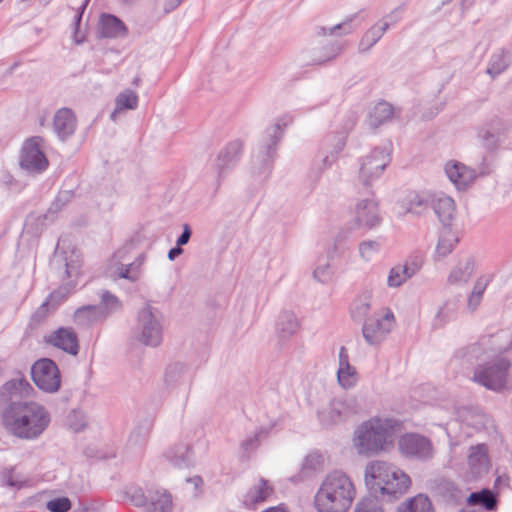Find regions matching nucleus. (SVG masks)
Here are the masks:
<instances>
[{
    "mask_svg": "<svg viewBox=\"0 0 512 512\" xmlns=\"http://www.w3.org/2000/svg\"><path fill=\"white\" fill-rule=\"evenodd\" d=\"M3 425L14 437L36 440L48 428L51 415L47 408L35 401L9 403L2 415Z\"/></svg>",
    "mask_w": 512,
    "mask_h": 512,
    "instance_id": "nucleus-1",
    "label": "nucleus"
},
{
    "mask_svg": "<svg viewBox=\"0 0 512 512\" xmlns=\"http://www.w3.org/2000/svg\"><path fill=\"white\" fill-rule=\"evenodd\" d=\"M356 496L352 479L344 472L328 473L321 482L314 505L318 512H347Z\"/></svg>",
    "mask_w": 512,
    "mask_h": 512,
    "instance_id": "nucleus-2",
    "label": "nucleus"
},
{
    "mask_svg": "<svg viewBox=\"0 0 512 512\" xmlns=\"http://www.w3.org/2000/svg\"><path fill=\"white\" fill-rule=\"evenodd\" d=\"M365 484L375 496L397 497L405 493L410 484V477L395 465L385 461H371L365 468Z\"/></svg>",
    "mask_w": 512,
    "mask_h": 512,
    "instance_id": "nucleus-3",
    "label": "nucleus"
},
{
    "mask_svg": "<svg viewBox=\"0 0 512 512\" xmlns=\"http://www.w3.org/2000/svg\"><path fill=\"white\" fill-rule=\"evenodd\" d=\"M399 422L391 418L374 417L363 422L354 433V447L359 454L375 455L385 449Z\"/></svg>",
    "mask_w": 512,
    "mask_h": 512,
    "instance_id": "nucleus-4",
    "label": "nucleus"
},
{
    "mask_svg": "<svg viewBox=\"0 0 512 512\" xmlns=\"http://www.w3.org/2000/svg\"><path fill=\"white\" fill-rule=\"evenodd\" d=\"M163 316L155 307L146 304L137 314L134 338L149 347H158L163 340Z\"/></svg>",
    "mask_w": 512,
    "mask_h": 512,
    "instance_id": "nucleus-5",
    "label": "nucleus"
},
{
    "mask_svg": "<svg viewBox=\"0 0 512 512\" xmlns=\"http://www.w3.org/2000/svg\"><path fill=\"white\" fill-rule=\"evenodd\" d=\"M390 161L391 155L388 146L374 148L359 158L358 180L364 186H370L382 176Z\"/></svg>",
    "mask_w": 512,
    "mask_h": 512,
    "instance_id": "nucleus-6",
    "label": "nucleus"
},
{
    "mask_svg": "<svg viewBox=\"0 0 512 512\" xmlns=\"http://www.w3.org/2000/svg\"><path fill=\"white\" fill-rule=\"evenodd\" d=\"M293 117L284 115L276 120V122L268 127L254 151V157L261 163L267 164L273 160L277 145L280 142L284 130L287 126L291 125Z\"/></svg>",
    "mask_w": 512,
    "mask_h": 512,
    "instance_id": "nucleus-7",
    "label": "nucleus"
},
{
    "mask_svg": "<svg viewBox=\"0 0 512 512\" xmlns=\"http://www.w3.org/2000/svg\"><path fill=\"white\" fill-rule=\"evenodd\" d=\"M510 362L501 358L493 363L479 365L474 372L473 380L493 391H500L506 385V378Z\"/></svg>",
    "mask_w": 512,
    "mask_h": 512,
    "instance_id": "nucleus-8",
    "label": "nucleus"
},
{
    "mask_svg": "<svg viewBox=\"0 0 512 512\" xmlns=\"http://www.w3.org/2000/svg\"><path fill=\"white\" fill-rule=\"evenodd\" d=\"M31 377L34 384L45 393H56L60 389V370L49 358L39 359L32 365Z\"/></svg>",
    "mask_w": 512,
    "mask_h": 512,
    "instance_id": "nucleus-9",
    "label": "nucleus"
},
{
    "mask_svg": "<svg viewBox=\"0 0 512 512\" xmlns=\"http://www.w3.org/2000/svg\"><path fill=\"white\" fill-rule=\"evenodd\" d=\"M357 412L358 404L355 397L334 398L318 412V418L323 426L329 427L343 422Z\"/></svg>",
    "mask_w": 512,
    "mask_h": 512,
    "instance_id": "nucleus-10",
    "label": "nucleus"
},
{
    "mask_svg": "<svg viewBox=\"0 0 512 512\" xmlns=\"http://www.w3.org/2000/svg\"><path fill=\"white\" fill-rule=\"evenodd\" d=\"M44 140L39 136L27 139L21 149L20 166L29 173H41L48 167L44 154Z\"/></svg>",
    "mask_w": 512,
    "mask_h": 512,
    "instance_id": "nucleus-11",
    "label": "nucleus"
},
{
    "mask_svg": "<svg viewBox=\"0 0 512 512\" xmlns=\"http://www.w3.org/2000/svg\"><path fill=\"white\" fill-rule=\"evenodd\" d=\"M395 325V316L390 309L383 314H375L368 318L362 327V334L369 345L380 344Z\"/></svg>",
    "mask_w": 512,
    "mask_h": 512,
    "instance_id": "nucleus-12",
    "label": "nucleus"
},
{
    "mask_svg": "<svg viewBox=\"0 0 512 512\" xmlns=\"http://www.w3.org/2000/svg\"><path fill=\"white\" fill-rule=\"evenodd\" d=\"M398 448L403 456L421 461L431 459L434 454L431 441L417 433H407L401 436Z\"/></svg>",
    "mask_w": 512,
    "mask_h": 512,
    "instance_id": "nucleus-13",
    "label": "nucleus"
},
{
    "mask_svg": "<svg viewBox=\"0 0 512 512\" xmlns=\"http://www.w3.org/2000/svg\"><path fill=\"white\" fill-rule=\"evenodd\" d=\"M510 130L509 122L493 118L478 130L477 136L486 149L493 151L504 143Z\"/></svg>",
    "mask_w": 512,
    "mask_h": 512,
    "instance_id": "nucleus-14",
    "label": "nucleus"
},
{
    "mask_svg": "<svg viewBox=\"0 0 512 512\" xmlns=\"http://www.w3.org/2000/svg\"><path fill=\"white\" fill-rule=\"evenodd\" d=\"M355 125V121L351 119L349 125L344 133H334L325 137L322 142L324 155L317 165V170L320 172L330 168L337 160L339 153L346 145L347 134Z\"/></svg>",
    "mask_w": 512,
    "mask_h": 512,
    "instance_id": "nucleus-15",
    "label": "nucleus"
},
{
    "mask_svg": "<svg viewBox=\"0 0 512 512\" xmlns=\"http://www.w3.org/2000/svg\"><path fill=\"white\" fill-rule=\"evenodd\" d=\"M381 223L379 204L372 194L359 199L354 208V225L358 228L373 229Z\"/></svg>",
    "mask_w": 512,
    "mask_h": 512,
    "instance_id": "nucleus-16",
    "label": "nucleus"
},
{
    "mask_svg": "<svg viewBox=\"0 0 512 512\" xmlns=\"http://www.w3.org/2000/svg\"><path fill=\"white\" fill-rule=\"evenodd\" d=\"M348 237L345 231H341L336 236L333 245L328 248L326 256L317 257L313 269V279L320 283H327L332 278V270L329 259L339 256L344 251L343 240Z\"/></svg>",
    "mask_w": 512,
    "mask_h": 512,
    "instance_id": "nucleus-17",
    "label": "nucleus"
},
{
    "mask_svg": "<svg viewBox=\"0 0 512 512\" xmlns=\"http://www.w3.org/2000/svg\"><path fill=\"white\" fill-rule=\"evenodd\" d=\"M444 171L447 178L459 191L467 190L477 178L475 169L456 160L447 161Z\"/></svg>",
    "mask_w": 512,
    "mask_h": 512,
    "instance_id": "nucleus-18",
    "label": "nucleus"
},
{
    "mask_svg": "<svg viewBox=\"0 0 512 512\" xmlns=\"http://www.w3.org/2000/svg\"><path fill=\"white\" fill-rule=\"evenodd\" d=\"M44 342L69 355L76 356L79 352L78 337L72 328L60 327L46 335Z\"/></svg>",
    "mask_w": 512,
    "mask_h": 512,
    "instance_id": "nucleus-19",
    "label": "nucleus"
},
{
    "mask_svg": "<svg viewBox=\"0 0 512 512\" xmlns=\"http://www.w3.org/2000/svg\"><path fill=\"white\" fill-rule=\"evenodd\" d=\"M76 125V116L69 108L59 109L53 117L54 132L62 141L74 134Z\"/></svg>",
    "mask_w": 512,
    "mask_h": 512,
    "instance_id": "nucleus-20",
    "label": "nucleus"
},
{
    "mask_svg": "<svg viewBox=\"0 0 512 512\" xmlns=\"http://www.w3.org/2000/svg\"><path fill=\"white\" fill-rule=\"evenodd\" d=\"M164 382L170 389H184L187 391L191 382L187 366L182 363L168 365L164 374Z\"/></svg>",
    "mask_w": 512,
    "mask_h": 512,
    "instance_id": "nucleus-21",
    "label": "nucleus"
},
{
    "mask_svg": "<svg viewBox=\"0 0 512 512\" xmlns=\"http://www.w3.org/2000/svg\"><path fill=\"white\" fill-rule=\"evenodd\" d=\"M31 384L23 377L12 379L0 388V403L14 402V398L30 396Z\"/></svg>",
    "mask_w": 512,
    "mask_h": 512,
    "instance_id": "nucleus-22",
    "label": "nucleus"
},
{
    "mask_svg": "<svg viewBox=\"0 0 512 512\" xmlns=\"http://www.w3.org/2000/svg\"><path fill=\"white\" fill-rule=\"evenodd\" d=\"M476 264L472 257L460 259L450 270L447 282L450 285H464L468 283L475 272Z\"/></svg>",
    "mask_w": 512,
    "mask_h": 512,
    "instance_id": "nucleus-23",
    "label": "nucleus"
},
{
    "mask_svg": "<svg viewBox=\"0 0 512 512\" xmlns=\"http://www.w3.org/2000/svg\"><path fill=\"white\" fill-rule=\"evenodd\" d=\"M421 265L415 261L398 264L392 267L387 277V285L390 288H397L403 285L408 279L416 275Z\"/></svg>",
    "mask_w": 512,
    "mask_h": 512,
    "instance_id": "nucleus-24",
    "label": "nucleus"
},
{
    "mask_svg": "<svg viewBox=\"0 0 512 512\" xmlns=\"http://www.w3.org/2000/svg\"><path fill=\"white\" fill-rule=\"evenodd\" d=\"M164 458L177 468H187L193 465V451L187 444H177L168 448Z\"/></svg>",
    "mask_w": 512,
    "mask_h": 512,
    "instance_id": "nucleus-25",
    "label": "nucleus"
},
{
    "mask_svg": "<svg viewBox=\"0 0 512 512\" xmlns=\"http://www.w3.org/2000/svg\"><path fill=\"white\" fill-rule=\"evenodd\" d=\"M74 322L79 327H90L99 321L106 319V313L102 306L87 305L78 308L74 312Z\"/></svg>",
    "mask_w": 512,
    "mask_h": 512,
    "instance_id": "nucleus-26",
    "label": "nucleus"
},
{
    "mask_svg": "<svg viewBox=\"0 0 512 512\" xmlns=\"http://www.w3.org/2000/svg\"><path fill=\"white\" fill-rule=\"evenodd\" d=\"M300 323L294 312L284 310L277 318L276 334L281 340L290 339L299 330Z\"/></svg>",
    "mask_w": 512,
    "mask_h": 512,
    "instance_id": "nucleus-27",
    "label": "nucleus"
},
{
    "mask_svg": "<svg viewBox=\"0 0 512 512\" xmlns=\"http://www.w3.org/2000/svg\"><path fill=\"white\" fill-rule=\"evenodd\" d=\"M99 31L104 38H121L127 35L126 25L118 17L111 14L101 16Z\"/></svg>",
    "mask_w": 512,
    "mask_h": 512,
    "instance_id": "nucleus-28",
    "label": "nucleus"
},
{
    "mask_svg": "<svg viewBox=\"0 0 512 512\" xmlns=\"http://www.w3.org/2000/svg\"><path fill=\"white\" fill-rule=\"evenodd\" d=\"M145 512H173L171 494L165 489L150 491Z\"/></svg>",
    "mask_w": 512,
    "mask_h": 512,
    "instance_id": "nucleus-29",
    "label": "nucleus"
},
{
    "mask_svg": "<svg viewBox=\"0 0 512 512\" xmlns=\"http://www.w3.org/2000/svg\"><path fill=\"white\" fill-rule=\"evenodd\" d=\"M273 494V488L264 479H259L254 483L244 496L243 503L248 507H253L266 501Z\"/></svg>",
    "mask_w": 512,
    "mask_h": 512,
    "instance_id": "nucleus-30",
    "label": "nucleus"
},
{
    "mask_svg": "<svg viewBox=\"0 0 512 512\" xmlns=\"http://www.w3.org/2000/svg\"><path fill=\"white\" fill-rule=\"evenodd\" d=\"M394 114V107L390 103L380 101L371 109L366 122L370 128L376 129L389 122L393 118Z\"/></svg>",
    "mask_w": 512,
    "mask_h": 512,
    "instance_id": "nucleus-31",
    "label": "nucleus"
},
{
    "mask_svg": "<svg viewBox=\"0 0 512 512\" xmlns=\"http://www.w3.org/2000/svg\"><path fill=\"white\" fill-rule=\"evenodd\" d=\"M242 151V142L234 140L230 142L223 150L220 151L216 159V167L218 169L219 176L222 175L223 171L233 165L239 158Z\"/></svg>",
    "mask_w": 512,
    "mask_h": 512,
    "instance_id": "nucleus-32",
    "label": "nucleus"
},
{
    "mask_svg": "<svg viewBox=\"0 0 512 512\" xmlns=\"http://www.w3.org/2000/svg\"><path fill=\"white\" fill-rule=\"evenodd\" d=\"M432 208L444 226H447L455 216V202L449 196L441 195L434 198L432 200Z\"/></svg>",
    "mask_w": 512,
    "mask_h": 512,
    "instance_id": "nucleus-33",
    "label": "nucleus"
},
{
    "mask_svg": "<svg viewBox=\"0 0 512 512\" xmlns=\"http://www.w3.org/2000/svg\"><path fill=\"white\" fill-rule=\"evenodd\" d=\"M343 45L338 42H330L326 45L311 50V62L313 64H323L336 59L343 51Z\"/></svg>",
    "mask_w": 512,
    "mask_h": 512,
    "instance_id": "nucleus-34",
    "label": "nucleus"
},
{
    "mask_svg": "<svg viewBox=\"0 0 512 512\" xmlns=\"http://www.w3.org/2000/svg\"><path fill=\"white\" fill-rule=\"evenodd\" d=\"M468 463L475 475H480L488 470L489 461L487 447L484 444L472 446L468 454Z\"/></svg>",
    "mask_w": 512,
    "mask_h": 512,
    "instance_id": "nucleus-35",
    "label": "nucleus"
},
{
    "mask_svg": "<svg viewBox=\"0 0 512 512\" xmlns=\"http://www.w3.org/2000/svg\"><path fill=\"white\" fill-rule=\"evenodd\" d=\"M512 62V54L504 49L494 52L488 62L486 73L492 78H496L502 74Z\"/></svg>",
    "mask_w": 512,
    "mask_h": 512,
    "instance_id": "nucleus-36",
    "label": "nucleus"
},
{
    "mask_svg": "<svg viewBox=\"0 0 512 512\" xmlns=\"http://www.w3.org/2000/svg\"><path fill=\"white\" fill-rule=\"evenodd\" d=\"M458 314V303L456 300H446L437 310L433 321L432 327L434 329L443 328L446 324L454 321Z\"/></svg>",
    "mask_w": 512,
    "mask_h": 512,
    "instance_id": "nucleus-37",
    "label": "nucleus"
},
{
    "mask_svg": "<svg viewBox=\"0 0 512 512\" xmlns=\"http://www.w3.org/2000/svg\"><path fill=\"white\" fill-rule=\"evenodd\" d=\"M388 30V24L386 22H377L371 26L361 38L358 50L360 52L369 51L385 34Z\"/></svg>",
    "mask_w": 512,
    "mask_h": 512,
    "instance_id": "nucleus-38",
    "label": "nucleus"
},
{
    "mask_svg": "<svg viewBox=\"0 0 512 512\" xmlns=\"http://www.w3.org/2000/svg\"><path fill=\"white\" fill-rule=\"evenodd\" d=\"M322 467V455L318 452H312L304 458L298 476L293 477L292 479L296 481H303L312 476L315 472L321 470Z\"/></svg>",
    "mask_w": 512,
    "mask_h": 512,
    "instance_id": "nucleus-39",
    "label": "nucleus"
},
{
    "mask_svg": "<svg viewBox=\"0 0 512 512\" xmlns=\"http://www.w3.org/2000/svg\"><path fill=\"white\" fill-rule=\"evenodd\" d=\"M138 107V95L131 89H125L115 98V109L110 118L116 120L118 113L124 110H135Z\"/></svg>",
    "mask_w": 512,
    "mask_h": 512,
    "instance_id": "nucleus-40",
    "label": "nucleus"
},
{
    "mask_svg": "<svg viewBox=\"0 0 512 512\" xmlns=\"http://www.w3.org/2000/svg\"><path fill=\"white\" fill-rule=\"evenodd\" d=\"M482 345H489L495 353L505 352L512 348V333L508 330H501L487 339H482Z\"/></svg>",
    "mask_w": 512,
    "mask_h": 512,
    "instance_id": "nucleus-41",
    "label": "nucleus"
},
{
    "mask_svg": "<svg viewBox=\"0 0 512 512\" xmlns=\"http://www.w3.org/2000/svg\"><path fill=\"white\" fill-rule=\"evenodd\" d=\"M458 241L457 234L450 228L445 227L439 237L436 246V254L442 258L446 257L453 251Z\"/></svg>",
    "mask_w": 512,
    "mask_h": 512,
    "instance_id": "nucleus-42",
    "label": "nucleus"
},
{
    "mask_svg": "<svg viewBox=\"0 0 512 512\" xmlns=\"http://www.w3.org/2000/svg\"><path fill=\"white\" fill-rule=\"evenodd\" d=\"M396 512H433V509L429 498L419 494L399 505Z\"/></svg>",
    "mask_w": 512,
    "mask_h": 512,
    "instance_id": "nucleus-43",
    "label": "nucleus"
},
{
    "mask_svg": "<svg viewBox=\"0 0 512 512\" xmlns=\"http://www.w3.org/2000/svg\"><path fill=\"white\" fill-rule=\"evenodd\" d=\"M359 381V374L353 365L338 367L337 382L345 390L352 389Z\"/></svg>",
    "mask_w": 512,
    "mask_h": 512,
    "instance_id": "nucleus-44",
    "label": "nucleus"
},
{
    "mask_svg": "<svg viewBox=\"0 0 512 512\" xmlns=\"http://www.w3.org/2000/svg\"><path fill=\"white\" fill-rule=\"evenodd\" d=\"M354 15L347 17L344 21L339 24L334 25L333 27L326 28L324 26H317L315 28L316 36H326V35H348L353 32L352 21L354 19Z\"/></svg>",
    "mask_w": 512,
    "mask_h": 512,
    "instance_id": "nucleus-45",
    "label": "nucleus"
},
{
    "mask_svg": "<svg viewBox=\"0 0 512 512\" xmlns=\"http://www.w3.org/2000/svg\"><path fill=\"white\" fill-rule=\"evenodd\" d=\"M372 295L365 292L355 299L351 308V316L354 320L364 319L371 310Z\"/></svg>",
    "mask_w": 512,
    "mask_h": 512,
    "instance_id": "nucleus-46",
    "label": "nucleus"
},
{
    "mask_svg": "<svg viewBox=\"0 0 512 512\" xmlns=\"http://www.w3.org/2000/svg\"><path fill=\"white\" fill-rule=\"evenodd\" d=\"M468 501L471 505H481L486 510H492L497 504L495 494L488 489H484L480 492L471 493L468 498Z\"/></svg>",
    "mask_w": 512,
    "mask_h": 512,
    "instance_id": "nucleus-47",
    "label": "nucleus"
},
{
    "mask_svg": "<svg viewBox=\"0 0 512 512\" xmlns=\"http://www.w3.org/2000/svg\"><path fill=\"white\" fill-rule=\"evenodd\" d=\"M143 263V257L139 256L134 262L123 265L119 264L116 267L115 273L118 275L119 278L127 279L131 282H134L139 277L138 269Z\"/></svg>",
    "mask_w": 512,
    "mask_h": 512,
    "instance_id": "nucleus-48",
    "label": "nucleus"
},
{
    "mask_svg": "<svg viewBox=\"0 0 512 512\" xmlns=\"http://www.w3.org/2000/svg\"><path fill=\"white\" fill-rule=\"evenodd\" d=\"M98 306L103 307V312L106 313L107 318L121 308V302L115 295L108 291H103L101 294V303Z\"/></svg>",
    "mask_w": 512,
    "mask_h": 512,
    "instance_id": "nucleus-49",
    "label": "nucleus"
},
{
    "mask_svg": "<svg viewBox=\"0 0 512 512\" xmlns=\"http://www.w3.org/2000/svg\"><path fill=\"white\" fill-rule=\"evenodd\" d=\"M73 285L65 284L49 294L47 300L52 303V309H57L60 303L71 293Z\"/></svg>",
    "mask_w": 512,
    "mask_h": 512,
    "instance_id": "nucleus-50",
    "label": "nucleus"
},
{
    "mask_svg": "<svg viewBox=\"0 0 512 512\" xmlns=\"http://www.w3.org/2000/svg\"><path fill=\"white\" fill-rule=\"evenodd\" d=\"M378 496H372L362 499L355 507V512H384Z\"/></svg>",
    "mask_w": 512,
    "mask_h": 512,
    "instance_id": "nucleus-51",
    "label": "nucleus"
},
{
    "mask_svg": "<svg viewBox=\"0 0 512 512\" xmlns=\"http://www.w3.org/2000/svg\"><path fill=\"white\" fill-rule=\"evenodd\" d=\"M427 208L426 202L421 199L418 195H414L409 199L406 206H403L402 214H415L420 215Z\"/></svg>",
    "mask_w": 512,
    "mask_h": 512,
    "instance_id": "nucleus-52",
    "label": "nucleus"
},
{
    "mask_svg": "<svg viewBox=\"0 0 512 512\" xmlns=\"http://www.w3.org/2000/svg\"><path fill=\"white\" fill-rule=\"evenodd\" d=\"M380 244L375 240L363 241L359 244V254L362 259L369 261L379 250Z\"/></svg>",
    "mask_w": 512,
    "mask_h": 512,
    "instance_id": "nucleus-53",
    "label": "nucleus"
},
{
    "mask_svg": "<svg viewBox=\"0 0 512 512\" xmlns=\"http://www.w3.org/2000/svg\"><path fill=\"white\" fill-rule=\"evenodd\" d=\"M52 303H50L47 299L35 310V312L31 316V322L34 325L41 324L50 313L55 311L56 309H52Z\"/></svg>",
    "mask_w": 512,
    "mask_h": 512,
    "instance_id": "nucleus-54",
    "label": "nucleus"
},
{
    "mask_svg": "<svg viewBox=\"0 0 512 512\" xmlns=\"http://www.w3.org/2000/svg\"><path fill=\"white\" fill-rule=\"evenodd\" d=\"M86 416L81 411H72L68 416V425L75 432L82 431L86 427Z\"/></svg>",
    "mask_w": 512,
    "mask_h": 512,
    "instance_id": "nucleus-55",
    "label": "nucleus"
},
{
    "mask_svg": "<svg viewBox=\"0 0 512 512\" xmlns=\"http://www.w3.org/2000/svg\"><path fill=\"white\" fill-rule=\"evenodd\" d=\"M47 508L50 512H67L71 508V502L68 498H56L48 501Z\"/></svg>",
    "mask_w": 512,
    "mask_h": 512,
    "instance_id": "nucleus-56",
    "label": "nucleus"
},
{
    "mask_svg": "<svg viewBox=\"0 0 512 512\" xmlns=\"http://www.w3.org/2000/svg\"><path fill=\"white\" fill-rule=\"evenodd\" d=\"M66 274L69 278L77 277L79 275V269L81 266V261L79 259V255L75 252H72L71 259L66 258Z\"/></svg>",
    "mask_w": 512,
    "mask_h": 512,
    "instance_id": "nucleus-57",
    "label": "nucleus"
},
{
    "mask_svg": "<svg viewBox=\"0 0 512 512\" xmlns=\"http://www.w3.org/2000/svg\"><path fill=\"white\" fill-rule=\"evenodd\" d=\"M266 434H267V430H265L263 428L257 430L253 436H250L243 441L242 446H243L244 450L251 451V450L255 449L257 447V445L259 444L260 440L263 437H265Z\"/></svg>",
    "mask_w": 512,
    "mask_h": 512,
    "instance_id": "nucleus-58",
    "label": "nucleus"
},
{
    "mask_svg": "<svg viewBox=\"0 0 512 512\" xmlns=\"http://www.w3.org/2000/svg\"><path fill=\"white\" fill-rule=\"evenodd\" d=\"M491 280H492L491 275H481L475 281L471 293L483 297V294Z\"/></svg>",
    "mask_w": 512,
    "mask_h": 512,
    "instance_id": "nucleus-59",
    "label": "nucleus"
},
{
    "mask_svg": "<svg viewBox=\"0 0 512 512\" xmlns=\"http://www.w3.org/2000/svg\"><path fill=\"white\" fill-rule=\"evenodd\" d=\"M403 10H404L403 5L398 6V7L394 8L390 13H388L385 17H383L381 20H379L378 22H386L388 24V28H389L391 25L396 24L400 20Z\"/></svg>",
    "mask_w": 512,
    "mask_h": 512,
    "instance_id": "nucleus-60",
    "label": "nucleus"
},
{
    "mask_svg": "<svg viewBox=\"0 0 512 512\" xmlns=\"http://www.w3.org/2000/svg\"><path fill=\"white\" fill-rule=\"evenodd\" d=\"M130 501L137 507H141L146 503V497L141 489H132L127 493Z\"/></svg>",
    "mask_w": 512,
    "mask_h": 512,
    "instance_id": "nucleus-61",
    "label": "nucleus"
},
{
    "mask_svg": "<svg viewBox=\"0 0 512 512\" xmlns=\"http://www.w3.org/2000/svg\"><path fill=\"white\" fill-rule=\"evenodd\" d=\"M147 438V432L144 431L141 428L135 429L130 437H129V443L132 445H143Z\"/></svg>",
    "mask_w": 512,
    "mask_h": 512,
    "instance_id": "nucleus-62",
    "label": "nucleus"
},
{
    "mask_svg": "<svg viewBox=\"0 0 512 512\" xmlns=\"http://www.w3.org/2000/svg\"><path fill=\"white\" fill-rule=\"evenodd\" d=\"M482 301V297L470 292L467 299V309L471 312H474L480 305Z\"/></svg>",
    "mask_w": 512,
    "mask_h": 512,
    "instance_id": "nucleus-63",
    "label": "nucleus"
},
{
    "mask_svg": "<svg viewBox=\"0 0 512 512\" xmlns=\"http://www.w3.org/2000/svg\"><path fill=\"white\" fill-rule=\"evenodd\" d=\"M351 365L348 350L345 346H341L338 353V367Z\"/></svg>",
    "mask_w": 512,
    "mask_h": 512,
    "instance_id": "nucleus-64",
    "label": "nucleus"
}]
</instances>
